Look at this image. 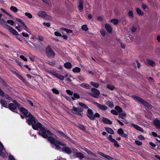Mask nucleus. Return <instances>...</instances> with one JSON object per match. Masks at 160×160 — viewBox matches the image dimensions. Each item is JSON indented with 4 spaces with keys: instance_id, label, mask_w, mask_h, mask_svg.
Segmentation results:
<instances>
[{
    "instance_id": "nucleus-29",
    "label": "nucleus",
    "mask_w": 160,
    "mask_h": 160,
    "mask_svg": "<svg viewBox=\"0 0 160 160\" xmlns=\"http://www.w3.org/2000/svg\"><path fill=\"white\" fill-rule=\"evenodd\" d=\"M126 116V114L125 112H120L118 114V117L121 118L122 119H123V117H125Z\"/></svg>"
},
{
    "instance_id": "nucleus-25",
    "label": "nucleus",
    "mask_w": 160,
    "mask_h": 160,
    "mask_svg": "<svg viewBox=\"0 0 160 160\" xmlns=\"http://www.w3.org/2000/svg\"><path fill=\"white\" fill-rule=\"evenodd\" d=\"M0 24L6 27L8 26L6 22L1 18H0Z\"/></svg>"
},
{
    "instance_id": "nucleus-55",
    "label": "nucleus",
    "mask_w": 160,
    "mask_h": 160,
    "mask_svg": "<svg viewBox=\"0 0 160 160\" xmlns=\"http://www.w3.org/2000/svg\"><path fill=\"white\" fill-rule=\"evenodd\" d=\"M25 14V16H27L29 18H31L32 17V15L29 13L26 12Z\"/></svg>"
},
{
    "instance_id": "nucleus-40",
    "label": "nucleus",
    "mask_w": 160,
    "mask_h": 160,
    "mask_svg": "<svg viewBox=\"0 0 160 160\" xmlns=\"http://www.w3.org/2000/svg\"><path fill=\"white\" fill-rule=\"evenodd\" d=\"M10 9L14 12H17L18 11V9L16 7L14 6H11L10 8Z\"/></svg>"
},
{
    "instance_id": "nucleus-21",
    "label": "nucleus",
    "mask_w": 160,
    "mask_h": 160,
    "mask_svg": "<svg viewBox=\"0 0 160 160\" xmlns=\"http://www.w3.org/2000/svg\"><path fill=\"white\" fill-rule=\"evenodd\" d=\"M58 132L61 135L68 139L69 140L72 142V140L71 139L68 137L63 132L60 131H58Z\"/></svg>"
},
{
    "instance_id": "nucleus-60",
    "label": "nucleus",
    "mask_w": 160,
    "mask_h": 160,
    "mask_svg": "<svg viewBox=\"0 0 160 160\" xmlns=\"http://www.w3.org/2000/svg\"><path fill=\"white\" fill-rule=\"evenodd\" d=\"M111 112L113 115H117L118 114V112L115 110H112Z\"/></svg>"
},
{
    "instance_id": "nucleus-24",
    "label": "nucleus",
    "mask_w": 160,
    "mask_h": 160,
    "mask_svg": "<svg viewBox=\"0 0 160 160\" xmlns=\"http://www.w3.org/2000/svg\"><path fill=\"white\" fill-rule=\"evenodd\" d=\"M46 13V12L44 11H41L38 12V15L39 16L43 18Z\"/></svg>"
},
{
    "instance_id": "nucleus-16",
    "label": "nucleus",
    "mask_w": 160,
    "mask_h": 160,
    "mask_svg": "<svg viewBox=\"0 0 160 160\" xmlns=\"http://www.w3.org/2000/svg\"><path fill=\"white\" fill-rule=\"evenodd\" d=\"M102 121L104 123L108 124L111 125L112 123V122L111 120L107 118L104 117L103 118Z\"/></svg>"
},
{
    "instance_id": "nucleus-28",
    "label": "nucleus",
    "mask_w": 160,
    "mask_h": 160,
    "mask_svg": "<svg viewBox=\"0 0 160 160\" xmlns=\"http://www.w3.org/2000/svg\"><path fill=\"white\" fill-rule=\"evenodd\" d=\"M83 8V1L80 0L79 2L78 9L80 11L82 10Z\"/></svg>"
},
{
    "instance_id": "nucleus-4",
    "label": "nucleus",
    "mask_w": 160,
    "mask_h": 160,
    "mask_svg": "<svg viewBox=\"0 0 160 160\" xmlns=\"http://www.w3.org/2000/svg\"><path fill=\"white\" fill-rule=\"evenodd\" d=\"M71 111L73 114H77L80 116H82L83 109L80 107H78L76 108L74 106L72 107Z\"/></svg>"
},
{
    "instance_id": "nucleus-26",
    "label": "nucleus",
    "mask_w": 160,
    "mask_h": 160,
    "mask_svg": "<svg viewBox=\"0 0 160 160\" xmlns=\"http://www.w3.org/2000/svg\"><path fill=\"white\" fill-rule=\"evenodd\" d=\"M73 97H71V98L73 100H75V98L79 99L80 98L79 95L77 93H74L73 94Z\"/></svg>"
},
{
    "instance_id": "nucleus-9",
    "label": "nucleus",
    "mask_w": 160,
    "mask_h": 160,
    "mask_svg": "<svg viewBox=\"0 0 160 160\" xmlns=\"http://www.w3.org/2000/svg\"><path fill=\"white\" fill-rule=\"evenodd\" d=\"M7 28L8 30V31L12 34L16 35H18V32L14 29L12 27L8 25L6 27Z\"/></svg>"
},
{
    "instance_id": "nucleus-48",
    "label": "nucleus",
    "mask_w": 160,
    "mask_h": 160,
    "mask_svg": "<svg viewBox=\"0 0 160 160\" xmlns=\"http://www.w3.org/2000/svg\"><path fill=\"white\" fill-rule=\"evenodd\" d=\"M52 91L53 92L56 94H58L59 92L55 88H53L52 89Z\"/></svg>"
},
{
    "instance_id": "nucleus-31",
    "label": "nucleus",
    "mask_w": 160,
    "mask_h": 160,
    "mask_svg": "<svg viewBox=\"0 0 160 160\" xmlns=\"http://www.w3.org/2000/svg\"><path fill=\"white\" fill-rule=\"evenodd\" d=\"M78 104L81 107H83L86 109H88V107L85 104L82 102H78Z\"/></svg>"
},
{
    "instance_id": "nucleus-37",
    "label": "nucleus",
    "mask_w": 160,
    "mask_h": 160,
    "mask_svg": "<svg viewBox=\"0 0 160 160\" xmlns=\"http://www.w3.org/2000/svg\"><path fill=\"white\" fill-rule=\"evenodd\" d=\"M56 78H57L61 80H64V77L62 75L58 73L57 76L56 77Z\"/></svg>"
},
{
    "instance_id": "nucleus-54",
    "label": "nucleus",
    "mask_w": 160,
    "mask_h": 160,
    "mask_svg": "<svg viewBox=\"0 0 160 160\" xmlns=\"http://www.w3.org/2000/svg\"><path fill=\"white\" fill-rule=\"evenodd\" d=\"M135 142L136 144L139 146H141L142 144V142L138 140H135Z\"/></svg>"
},
{
    "instance_id": "nucleus-22",
    "label": "nucleus",
    "mask_w": 160,
    "mask_h": 160,
    "mask_svg": "<svg viewBox=\"0 0 160 160\" xmlns=\"http://www.w3.org/2000/svg\"><path fill=\"white\" fill-rule=\"evenodd\" d=\"M64 67L66 68L71 69L72 67L71 63L69 62H66L64 64Z\"/></svg>"
},
{
    "instance_id": "nucleus-61",
    "label": "nucleus",
    "mask_w": 160,
    "mask_h": 160,
    "mask_svg": "<svg viewBox=\"0 0 160 160\" xmlns=\"http://www.w3.org/2000/svg\"><path fill=\"white\" fill-rule=\"evenodd\" d=\"M54 34L55 36L58 37H61L62 34L56 31L54 32Z\"/></svg>"
},
{
    "instance_id": "nucleus-47",
    "label": "nucleus",
    "mask_w": 160,
    "mask_h": 160,
    "mask_svg": "<svg viewBox=\"0 0 160 160\" xmlns=\"http://www.w3.org/2000/svg\"><path fill=\"white\" fill-rule=\"evenodd\" d=\"M108 140L112 142H114L115 139L112 138V136L111 135H109L108 138Z\"/></svg>"
},
{
    "instance_id": "nucleus-51",
    "label": "nucleus",
    "mask_w": 160,
    "mask_h": 160,
    "mask_svg": "<svg viewBox=\"0 0 160 160\" xmlns=\"http://www.w3.org/2000/svg\"><path fill=\"white\" fill-rule=\"evenodd\" d=\"M7 22L8 23L10 24L11 26L13 25L14 23V22L13 20H7Z\"/></svg>"
},
{
    "instance_id": "nucleus-1",
    "label": "nucleus",
    "mask_w": 160,
    "mask_h": 160,
    "mask_svg": "<svg viewBox=\"0 0 160 160\" xmlns=\"http://www.w3.org/2000/svg\"><path fill=\"white\" fill-rule=\"evenodd\" d=\"M42 125L40 123H34L32 124V127L34 130H38L40 129V131L38 132V134L42 136L44 138H48L47 133L48 135H52V133L48 130L45 127H42Z\"/></svg>"
},
{
    "instance_id": "nucleus-32",
    "label": "nucleus",
    "mask_w": 160,
    "mask_h": 160,
    "mask_svg": "<svg viewBox=\"0 0 160 160\" xmlns=\"http://www.w3.org/2000/svg\"><path fill=\"white\" fill-rule=\"evenodd\" d=\"M0 103H1L2 106L5 108L7 107V103L5 100H0Z\"/></svg>"
},
{
    "instance_id": "nucleus-20",
    "label": "nucleus",
    "mask_w": 160,
    "mask_h": 160,
    "mask_svg": "<svg viewBox=\"0 0 160 160\" xmlns=\"http://www.w3.org/2000/svg\"><path fill=\"white\" fill-rule=\"evenodd\" d=\"M80 86L83 88H85L87 89H90L91 86L88 84L86 83H82L80 85Z\"/></svg>"
},
{
    "instance_id": "nucleus-3",
    "label": "nucleus",
    "mask_w": 160,
    "mask_h": 160,
    "mask_svg": "<svg viewBox=\"0 0 160 160\" xmlns=\"http://www.w3.org/2000/svg\"><path fill=\"white\" fill-rule=\"evenodd\" d=\"M87 112V116L91 120H94L95 118H99L100 116L99 114L98 113H94L92 110L90 109H88Z\"/></svg>"
},
{
    "instance_id": "nucleus-62",
    "label": "nucleus",
    "mask_w": 160,
    "mask_h": 160,
    "mask_svg": "<svg viewBox=\"0 0 160 160\" xmlns=\"http://www.w3.org/2000/svg\"><path fill=\"white\" fill-rule=\"evenodd\" d=\"M49 72L50 73H51V74H52V75L55 76V77H56V76H57V73H56V72H54V71H49Z\"/></svg>"
},
{
    "instance_id": "nucleus-63",
    "label": "nucleus",
    "mask_w": 160,
    "mask_h": 160,
    "mask_svg": "<svg viewBox=\"0 0 160 160\" xmlns=\"http://www.w3.org/2000/svg\"><path fill=\"white\" fill-rule=\"evenodd\" d=\"M9 160H15L14 157L11 155H9L8 156Z\"/></svg>"
},
{
    "instance_id": "nucleus-53",
    "label": "nucleus",
    "mask_w": 160,
    "mask_h": 160,
    "mask_svg": "<svg viewBox=\"0 0 160 160\" xmlns=\"http://www.w3.org/2000/svg\"><path fill=\"white\" fill-rule=\"evenodd\" d=\"M54 145L56 147L55 149L56 150H60L61 148V147H59V145L58 144H57V142H56L55 144Z\"/></svg>"
},
{
    "instance_id": "nucleus-43",
    "label": "nucleus",
    "mask_w": 160,
    "mask_h": 160,
    "mask_svg": "<svg viewBox=\"0 0 160 160\" xmlns=\"http://www.w3.org/2000/svg\"><path fill=\"white\" fill-rule=\"evenodd\" d=\"M111 22H112L115 25H117L118 22V20L117 19H112L111 20Z\"/></svg>"
},
{
    "instance_id": "nucleus-11",
    "label": "nucleus",
    "mask_w": 160,
    "mask_h": 160,
    "mask_svg": "<svg viewBox=\"0 0 160 160\" xmlns=\"http://www.w3.org/2000/svg\"><path fill=\"white\" fill-rule=\"evenodd\" d=\"M46 138L48 139V141H49L51 144H55L57 141H58V139H55L52 137H48Z\"/></svg>"
},
{
    "instance_id": "nucleus-30",
    "label": "nucleus",
    "mask_w": 160,
    "mask_h": 160,
    "mask_svg": "<svg viewBox=\"0 0 160 160\" xmlns=\"http://www.w3.org/2000/svg\"><path fill=\"white\" fill-rule=\"evenodd\" d=\"M81 69L78 67H76L72 69V71L74 73H79L81 71Z\"/></svg>"
},
{
    "instance_id": "nucleus-34",
    "label": "nucleus",
    "mask_w": 160,
    "mask_h": 160,
    "mask_svg": "<svg viewBox=\"0 0 160 160\" xmlns=\"http://www.w3.org/2000/svg\"><path fill=\"white\" fill-rule=\"evenodd\" d=\"M115 109L117 111L118 113L122 112V108L119 106H117L115 108Z\"/></svg>"
},
{
    "instance_id": "nucleus-56",
    "label": "nucleus",
    "mask_w": 160,
    "mask_h": 160,
    "mask_svg": "<svg viewBox=\"0 0 160 160\" xmlns=\"http://www.w3.org/2000/svg\"><path fill=\"white\" fill-rule=\"evenodd\" d=\"M112 142L114 143V145L115 147H119L120 145L118 144V142L115 140L114 142Z\"/></svg>"
},
{
    "instance_id": "nucleus-45",
    "label": "nucleus",
    "mask_w": 160,
    "mask_h": 160,
    "mask_svg": "<svg viewBox=\"0 0 160 160\" xmlns=\"http://www.w3.org/2000/svg\"><path fill=\"white\" fill-rule=\"evenodd\" d=\"M77 127L80 129L82 130H85L86 129L85 127L83 125L81 124L79 125Z\"/></svg>"
},
{
    "instance_id": "nucleus-35",
    "label": "nucleus",
    "mask_w": 160,
    "mask_h": 160,
    "mask_svg": "<svg viewBox=\"0 0 160 160\" xmlns=\"http://www.w3.org/2000/svg\"><path fill=\"white\" fill-rule=\"evenodd\" d=\"M136 12L137 13L140 15L142 16L143 15V12L139 8H136Z\"/></svg>"
},
{
    "instance_id": "nucleus-36",
    "label": "nucleus",
    "mask_w": 160,
    "mask_h": 160,
    "mask_svg": "<svg viewBox=\"0 0 160 160\" xmlns=\"http://www.w3.org/2000/svg\"><path fill=\"white\" fill-rule=\"evenodd\" d=\"M16 74L17 76V77L18 78H19L24 83H26V81L24 80V78L23 77H22L21 75H19V74H18V73H16Z\"/></svg>"
},
{
    "instance_id": "nucleus-57",
    "label": "nucleus",
    "mask_w": 160,
    "mask_h": 160,
    "mask_svg": "<svg viewBox=\"0 0 160 160\" xmlns=\"http://www.w3.org/2000/svg\"><path fill=\"white\" fill-rule=\"evenodd\" d=\"M104 157L108 160H113V158L110 156L105 155Z\"/></svg>"
},
{
    "instance_id": "nucleus-49",
    "label": "nucleus",
    "mask_w": 160,
    "mask_h": 160,
    "mask_svg": "<svg viewBox=\"0 0 160 160\" xmlns=\"http://www.w3.org/2000/svg\"><path fill=\"white\" fill-rule=\"evenodd\" d=\"M82 29L85 31H87L88 30V28L87 27V26L86 25H83L82 26Z\"/></svg>"
},
{
    "instance_id": "nucleus-41",
    "label": "nucleus",
    "mask_w": 160,
    "mask_h": 160,
    "mask_svg": "<svg viewBox=\"0 0 160 160\" xmlns=\"http://www.w3.org/2000/svg\"><path fill=\"white\" fill-rule=\"evenodd\" d=\"M106 104L110 107H112L114 106L113 102H112L107 101Z\"/></svg>"
},
{
    "instance_id": "nucleus-27",
    "label": "nucleus",
    "mask_w": 160,
    "mask_h": 160,
    "mask_svg": "<svg viewBox=\"0 0 160 160\" xmlns=\"http://www.w3.org/2000/svg\"><path fill=\"white\" fill-rule=\"evenodd\" d=\"M105 129L108 132L111 134H113L114 133L113 130L111 128L106 127L105 128Z\"/></svg>"
},
{
    "instance_id": "nucleus-33",
    "label": "nucleus",
    "mask_w": 160,
    "mask_h": 160,
    "mask_svg": "<svg viewBox=\"0 0 160 160\" xmlns=\"http://www.w3.org/2000/svg\"><path fill=\"white\" fill-rule=\"evenodd\" d=\"M90 84L93 87L96 88H98L99 86V84L98 83L95 82H91Z\"/></svg>"
},
{
    "instance_id": "nucleus-8",
    "label": "nucleus",
    "mask_w": 160,
    "mask_h": 160,
    "mask_svg": "<svg viewBox=\"0 0 160 160\" xmlns=\"http://www.w3.org/2000/svg\"><path fill=\"white\" fill-rule=\"evenodd\" d=\"M92 103L98 108L102 110L105 111L107 109V107L105 105L101 104L95 102H92Z\"/></svg>"
},
{
    "instance_id": "nucleus-50",
    "label": "nucleus",
    "mask_w": 160,
    "mask_h": 160,
    "mask_svg": "<svg viewBox=\"0 0 160 160\" xmlns=\"http://www.w3.org/2000/svg\"><path fill=\"white\" fill-rule=\"evenodd\" d=\"M57 144H58L59 145H61L63 146H66L67 145L66 144L60 142L59 140H58V141H57Z\"/></svg>"
},
{
    "instance_id": "nucleus-13",
    "label": "nucleus",
    "mask_w": 160,
    "mask_h": 160,
    "mask_svg": "<svg viewBox=\"0 0 160 160\" xmlns=\"http://www.w3.org/2000/svg\"><path fill=\"white\" fill-rule=\"evenodd\" d=\"M145 63L152 66H154L155 65L154 62L149 59H146Z\"/></svg>"
},
{
    "instance_id": "nucleus-6",
    "label": "nucleus",
    "mask_w": 160,
    "mask_h": 160,
    "mask_svg": "<svg viewBox=\"0 0 160 160\" xmlns=\"http://www.w3.org/2000/svg\"><path fill=\"white\" fill-rule=\"evenodd\" d=\"M46 52L47 56L49 58H53L55 57V53L53 51L49 46L46 48Z\"/></svg>"
},
{
    "instance_id": "nucleus-23",
    "label": "nucleus",
    "mask_w": 160,
    "mask_h": 160,
    "mask_svg": "<svg viewBox=\"0 0 160 160\" xmlns=\"http://www.w3.org/2000/svg\"><path fill=\"white\" fill-rule=\"evenodd\" d=\"M76 157L79 158L80 159L85 158V157L83 154L80 152H77L76 154Z\"/></svg>"
},
{
    "instance_id": "nucleus-2",
    "label": "nucleus",
    "mask_w": 160,
    "mask_h": 160,
    "mask_svg": "<svg viewBox=\"0 0 160 160\" xmlns=\"http://www.w3.org/2000/svg\"><path fill=\"white\" fill-rule=\"evenodd\" d=\"M132 97L136 102H140V103L145 106L148 109L152 108L151 105L141 98L135 95H132Z\"/></svg>"
},
{
    "instance_id": "nucleus-38",
    "label": "nucleus",
    "mask_w": 160,
    "mask_h": 160,
    "mask_svg": "<svg viewBox=\"0 0 160 160\" xmlns=\"http://www.w3.org/2000/svg\"><path fill=\"white\" fill-rule=\"evenodd\" d=\"M61 29L62 30L65 31L68 33H72V30L66 28H61Z\"/></svg>"
},
{
    "instance_id": "nucleus-5",
    "label": "nucleus",
    "mask_w": 160,
    "mask_h": 160,
    "mask_svg": "<svg viewBox=\"0 0 160 160\" xmlns=\"http://www.w3.org/2000/svg\"><path fill=\"white\" fill-rule=\"evenodd\" d=\"M13 102L14 103H9L8 107L9 109L14 112V110L16 109L17 107H20V104L16 101H13Z\"/></svg>"
},
{
    "instance_id": "nucleus-18",
    "label": "nucleus",
    "mask_w": 160,
    "mask_h": 160,
    "mask_svg": "<svg viewBox=\"0 0 160 160\" xmlns=\"http://www.w3.org/2000/svg\"><path fill=\"white\" fill-rule=\"evenodd\" d=\"M105 28L107 31L110 33L112 32V28L110 25L108 24H106L105 25Z\"/></svg>"
},
{
    "instance_id": "nucleus-12",
    "label": "nucleus",
    "mask_w": 160,
    "mask_h": 160,
    "mask_svg": "<svg viewBox=\"0 0 160 160\" xmlns=\"http://www.w3.org/2000/svg\"><path fill=\"white\" fill-rule=\"evenodd\" d=\"M131 126H132L134 128L136 129L137 130L140 131L142 132H143V129L141 127L139 126L132 123L131 124Z\"/></svg>"
},
{
    "instance_id": "nucleus-46",
    "label": "nucleus",
    "mask_w": 160,
    "mask_h": 160,
    "mask_svg": "<svg viewBox=\"0 0 160 160\" xmlns=\"http://www.w3.org/2000/svg\"><path fill=\"white\" fill-rule=\"evenodd\" d=\"M47 63L51 66H53L55 64V60H52L51 61H48Z\"/></svg>"
},
{
    "instance_id": "nucleus-59",
    "label": "nucleus",
    "mask_w": 160,
    "mask_h": 160,
    "mask_svg": "<svg viewBox=\"0 0 160 160\" xmlns=\"http://www.w3.org/2000/svg\"><path fill=\"white\" fill-rule=\"evenodd\" d=\"M66 92L69 95H72L73 94V92L69 90H66Z\"/></svg>"
},
{
    "instance_id": "nucleus-14",
    "label": "nucleus",
    "mask_w": 160,
    "mask_h": 160,
    "mask_svg": "<svg viewBox=\"0 0 160 160\" xmlns=\"http://www.w3.org/2000/svg\"><path fill=\"white\" fill-rule=\"evenodd\" d=\"M20 110L24 114V115L26 117H28V111L25 109V108L23 107H21L20 108Z\"/></svg>"
},
{
    "instance_id": "nucleus-64",
    "label": "nucleus",
    "mask_w": 160,
    "mask_h": 160,
    "mask_svg": "<svg viewBox=\"0 0 160 160\" xmlns=\"http://www.w3.org/2000/svg\"><path fill=\"white\" fill-rule=\"evenodd\" d=\"M138 138L141 140H142L145 139V138L142 135H139L138 137Z\"/></svg>"
},
{
    "instance_id": "nucleus-17",
    "label": "nucleus",
    "mask_w": 160,
    "mask_h": 160,
    "mask_svg": "<svg viewBox=\"0 0 160 160\" xmlns=\"http://www.w3.org/2000/svg\"><path fill=\"white\" fill-rule=\"evenodd\" d=\"M153 124L157 128L160 129V121L159 120L157 119L154 120Z\"/></svg>"
},
{
    "instance_id": "nucleus-39",
    "label": "nucleus",
    "mask_w": 160,
    "mask_h": 160,
    "mask_svg": "<svg viewBox=\"0 0 160 160\" xmlns=\"http://www.w3.org/2000/svg\"><path fill=\"white\" fill-rule=\"evenodd\" d=\"M107 87L108 88L110 89L111 90H113L115 88L114 86L109 84H107Z\"/></svg>"
},
{
    "instance_id": "nucleus-19",
    "label": "nucleus",
    "mask_w": 160,
    "mask_h": 160,
    "mask_svg": "<svg viewBox=\"0 0 160 160\" xmlns=\"http://www.w3.org/2000/svg\"><path fill=\"white\" fill-rule=\"evenodd\" d=\"M82 150L85 151L89 155H91V156H95V155L94 154L90 151L87 148H84L82 149Z\"/></svg>"
},
{
    "instance_id": "nucleus-10",
    "label": "nucleus",
    "mask_w": 160,
    "mask_h": 160,
    "mask_svg": "<svg viewBox=\"0 0 160 160\" xmlns=\"http://www.w3.org/2000/svg\"><path fill=\"white\" fill-rule=\"evenodd\" d=\"M62 151L68 154H70L72 152L71 149L67 147H63L62 149Z\"/></svg>"
},
{
    "instance_id": "nucleus-44",
    "label": "nucleus",
    "mask_w": 160,
    "mask_h": 160,
    "mask_svg": "<svg viewBox=\"0 0 160 160\" xmlns=\"http://www.w3.org/2000/svg\"><path fill=\"white\" fill-rule=\"evenodd\" d=\"M43 18L46 20H50L51 19V17L49 15L47 14L46 13V15H45Z\"/></svg>"
},
{
    "instance_id": "nucleus-52",
    "label": "nucleus",
    "mask_w": 160,
    "mask_h": 160,
    "mask_svg": "<svg viewBox=\"0 0 160 160\" xmlns=\"http://www.w3.org/2000/svg\"><path fill=\"white\" fill-rule=\"evenodd\" d=\"M117 132L121 135L124 132V131L122 128H120L118 130Z\"/></svg>"
},
{
    "instance_id": "nucleus-15",
    "label": "nucleus",
    "mask_w": 160,
    "mask_h": 160,
    "mask_svg": "<svg viewBox=\"0 0 160 160\" xmlns=\"http://www.w3.org/2000/svg\"><path fill=\"white\" fill-rule=\"evenodd\" d=\"M91 90V91L96 96H97L98 98L99 97V95L100 94V92L99 90L94 88H92Z\"/></svg>"
},
{
    "instance_id": "nucleus-42",
    "label": "nucleus",
    "mask_w": 160,
    "mask_h": 160,
    "mask_svg": "<svg viewBox=\"0 0 160 160\" xmlns=\"http://www.w3.org/2000/svg\"><path fill=\"white\" fill-rule=\"evenodd\" d=\"M142 7L143 10H145V11H148V8L146 5L144 4H142Z\"/></svg>"
},
{
    "instance_id": "nucleus-58",
    "label": "nucleus",
    "mask_w": 160,
    "mask_h": 160,
    "mask_svg": "<svg viewBox=\"0 0 160 160\" xmlns=\"http://www.w3.org/2000/svg\"><path fill=\"white\" fill-rule=\"evenodd\" d=\"M128 15L131 18H132L133 17V13L132 11H130L128 12Z\"/></svg>"
},
{
    "instance_id": "nucleus-7",
    "label": "nucleus",
    "mask_w": 160,
    "mask_h": 160,
    "mask_svg": "<svg viewBox=\"0 0 160 160\" xmlns=\"http://www.w3.org/2000/svg\"><path fill=\"white\" fill-rule=\"evenodd\" d=\"M26 117L28 118L26 122L29 125H32V124H34V123H36V122L35 118L31 114H28V117Z\"/></svg>"
}]
</instances>
